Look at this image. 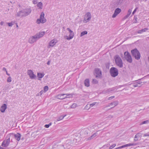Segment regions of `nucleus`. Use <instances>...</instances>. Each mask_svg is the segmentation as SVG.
<instances>
[{
	"mask_svg": "<svg viewBox=\"0 0 149 149\" xmlns=\"http://www.w3.org/2000/svg\"><path fill=\"white\" fill-rule=\"evenodd\" d=\"M116 146V144H113L110 147L109 149H112L113 148H114Z\"/></svg>",
	"mask_w": 149,
	"mask_h": 149,
	"instance_id": "nucleus-42",
	"label": "nucleus"
},
{
	"mask_svg": "<svg viewBox=\"0 0 149 149\" xmlns=\"http://www.w3.org/2000/svg\"><path fill=\"white\" fill-rule=\"evenodd\" d=\"M113 88H109V89H105L102 92V93L104 94L108 93L109 92L113 91Z\"/></svg>",
	"mask_w": 149,
	"mask_h": 149,
	"instance_id": "nucleus-22",
	"label": "nucleus"
},
{
	"mask_svg": "<svg viewBox=\"0 0 149 149\" xmlns=\"http://www.w3.org/2000/svg\"><path fill=\"white\" fill-rule=\"evenodd\" d=\"M9 136H10L11 137H14L17 141H19L20 139L21 135L19 133H18L16 134H9Z\"/></svg>",
	"mask_w": 149,
	"mask_h": 149,
	"instance_id": "nucleus-10",
	"label": "nucleus"
},
{
	"mask_svg": "<svg viewBox=\"0 0 149 149\" xmlns=\"http://www.w3.org/2000/svg\"><path fill=\"white\" fill-rule=\"evenodd\" d=\"M88 107H89V105L88 104H87V105L86 106V107H88Z\"/></svg>",
	"mask_w": 149,
	"mask_h": 149,
	"instance_id": "nucleus-58",
	"label": "nucleus"
},
{
	"mask_svg": "<svg viewBox=\"0 0 149 149\" xmlns=\"http://www.w3.org/2000/svg\"><path fill=\"white\" fill-rule=\"evenodd\" d=\"M149 136V132L143 135V136Z\"/></svg>",
	"mask_w": 149,
	"mask_h": 149,
	"instance_id": "nucleus-46",
	"label": "nucleus"
},
{
	"mask_svg": "<svg viewBox=\"0 0 149 149\" xmlns=\"http://www.w3.org/2000/svg\"><path fill=\"white\" fill-rule=\"evenodd\" d=\"M91 15L90 13L88 12L86 13L84 17L83 22L84 23H86L88 22L91 19Z\"/></svg>",
	"mask_w": 149,
	"mask_h": 149,
	"instance_id": "nucleus-4",
	"label": "nucleus"
},
{
	"mask_svg": "<svg viewBox=\"0 0 149 149\" xmlns=\"http://www.w3.org/2000/svg\"><path fill=\"white\" fill-rule=\"evenodd\" d=\"M141 79H140V80ZM142 83V82L140 81V79L136 81L135 82L133 83L132 84L133 86L134 87H140L141 86V85Z\"/></svg>",
	"mask_w": 149,
	"mask_h": 149,
	"instance_id": "nucleus-15",
	"label": "nucleus"
},
{
	"mask_svg": "<svg viewBox=\"0 0 149 149\" xmlns=\"http://www.w3.org/2000/svg\"><path fill=\"white\" fill-rule=\"evenodd\" d=\"M8 24V26H9L11 27L14 24V22H11L10 23H7Z\"/></svg>",
	"mask_w": 149,
	"mask_h": 149,
	"instance_id": "nucleus-35",
	"label": "nucleus"
},
{
	"mask_svg": "<svg viewBox=\"0 0 149 149\" xmlns=\"http://www.w3.org/2000/svg\"><path fill=\"white\" fill-rule=\"evenodd\" d=\"M65 95V94H59L57 95V97L58 99L63 100L64 99V97Z\"/></svg>",
	"mask_w": 149,
	"mask_h": 149,
	"instance_id": "nucleus-21",
	"label": "nucleus"
},
{
	"mask_svg": "<svg viewBox=\"0 0 149 149\" xmlns=\"http://www.w3.org/2000/svg\"><path fill=\"white\" fill-rule=\"evenodd\" d=\"M110 73L111 76L115 77L118 75V70L115 68L112 67L110 69Z\"/></svg>",
	"mask_w": 149,
	"mask_h": 149,
	"instance_id": "nucleus-6",
	"label": "nucleus"
},
{
	"mask_svg": "<svg viewBox=\"0 0 149 149\" xmlns=\"http://www.w3.org/2000/svg\"><path fill=\"white\" fill-rule=\"evenodd\" d=\"M48 90V87L47 86H46L44 87V93H45Z\"/></svg>",
	"mask_w": 149,
	"mask_h": 149,
	"instance_id": "nucleus-34",
	"label": "nucleus"
},
{
	"mask_svg": "<svg viewBox=\"0 0 149 149\" xmlns=\"http://www.w3.org/2000/svg\"><path fill=\"white\" fill-rule=\"evenodd\" d=\"M40 95V94L39 93H38L37 94V96H38V95Z\"/></svg>",
	"mask_w": 149,
	"mask_h": 149,
	"instance_id": "nucleus-60",
	"label": "nucleus"
},
{
	"mask_svg": "<svg viewBox=\"0 0 149 149\" xmlns=\"http://www.w3.org/2000/svg\"><path fill=\"white\" fill-rule=\"evenodd\" d=\"M74 36V33L72 32V33H70L69 36H64L65 38H66V39L68 40H70L73 38Z\"/></svg>",
	"mask_w": 149,
	"mask_h": 149,
	"instance_id": "nucleus-16",
	"label": "nucleus"
},
{
	"mask_svg": "<svg viewBox=\"0 0 149 149\" xmlns=\"http://www.w3.org/2000/svg\"><path fill=\"white\" fill-rule=\"evenodd\" d=\"M113 117V116L112 115H109V116L107 118H108V119L110 120L111 118H112Z\"/></svg>",
	"mask_w": 149,
	"mask_h": 149,
	"instance_id": "nucleus-44",
	"label": "nucleus"
},
{
	"mask_svg": "<svg viewBox=\"0 0 149 149\" xmlns=\"http://www.w3.org/2000/svg\"><path fill=\"white\" fill-rule=\"evenodd\" d=\"M58 42L57 40L56 39H54L50 41L49 43V45L47 47L48 48L54 47Z\"/></svg>",
	"mask_w": 149,
	"mask_h": 149,
	"instance_id": "nucleus-11",
	"label": "nucleus"
},
{
	"mask_svg": "<svg viewBox=\"0 0 149 149\" xmlns=\"http://www.w3.org/2000/svg\"><path fill=\"white\" fill-rule=\"evenodd\" d=\"M77 106V105L76 104H73L71 107V108L74 109Z\"/></svg>",
	"mask_w": 149,
	"mask_h": 149,
	"instance_id": "nucleus-38",
	"label": "nucleus"
},
{
	"mask_svg": "<svg viewBox=\"0 0 149 149\" xmlns=\"http://www.w3.org/2000/svg\"><path fill=\"white\" fill-rule=\"evenodd\" d=\"M0 149H3V148L0 146Z\"/></svg>",
	"mask_w": 149,
	"mask_h": 149,
	"instance_id": "nucleus-59",
	"label": "nucleus"
},
{
	"mask_svg": "<svg viewBox=\"0 0 149 149\" xmlns=\"http://www.w3.org/2000/svg\"><path fill=\"white\" fill-rule=\"evenodd\" d=\"M27 73L31 79H33L36 78V75L34 74L32 70H28L27 71Z\"/></svg>",
	"mask_w": 149,
	"mask_h": 149,
	"instance_id": "nucleus-9",
	"label": "nucleus"
},
{
	"mask_svg": "<svg viewBox=\"0 0 149 149\" xmlns=\"http://www.w3.org/2000/svg\"><path fill=\"white\" fill-rule=\"evenodd\" d=\"M16 27L17 28L18 27V25L17 24H16Z\"/></svg>",
	"mask_w": 149,
	"mask_h": 149,
	"instance_id": "nucleus-61",
	"label": "nucleus"
},
{
	"mask_svg": "<svg viewBox=\"0 0 149 149\" xmlns=\"http://www.w3.org/2000/svg\"><path fill=\"white\" fill-rule=\"evenodd\" d=\"M134 19H135V22H134L136 23L137 22L136 19L137 18L136 17H134Z\"/></svg>",
	"mask_w": 149,
	"mask_h": 149,
	"instance_id": "nucleus-53",
	"label": "nucleus"
},
{
	"mask_svg": "<svg viewBox=\"0 0 149 149\" xmlns=\"http://www.w3.org/2000/svg\"><path fill=\"white\" fill-rule=\"evenodd\" d=\"M37 6L38 9H41L43 8V4L41 2H38L37 5Z\"/></svg>",
	"mask_w": 149,
	"mask_h": 149,
	"instance_id": "nucleus-20",
	"label": "nucleus"
},
{
	"mask_svg": "<svg viewBox=\"0 0 149 149\" xmlns=\"http://www.w3.org/2000/svg\"><path fill=\"white\" fill-rule=\"evenodd\" d=\"M4 24V22L3 21H1V22H0V25H1V26H2Z\"/></svg>",
	"mask_w": 149,
	"mask_h": 149,
	"instance_id": "nucleus-50",
	"label": "nucleus"
},
{
	"mask_svg": "<svg viewBox=\"0 0 149 149\" xmlns=\"http://www.w3.org/2000/svg\"><path fill=\"white\" fill-rule=\"evenodd\" d=\"M111 105H110V103L108 105H107L105 106V107H109Z\"/></svg>",
	"mask_w": 149,
	"mask_h": 149,
	"instance_id": "nucleus-56",
	"label": "nucleus"
},
{
	"mask_svg": "<svg viewBox=\"0 0 149 149\" xmlns=\"http://www.w3.org/2000/svg\"><path fill=\"white\" fill-rule=\"evenodd\" d=\"M11 142H13L12 139L11 140Z\"/></svg>",
	"mask_w": 149,
	"mask_h": 149,
	"instance_id": "nucleus-62",
	"label": "nucleus"
},
{
	"mask_svg": "<svg viewBox=\"0 0 149 149\" xmlns=\"http://www.w3.org/2000/svg\"><path fill=\"white\" fill-rule=\"evenodd\" d=\"M131 53L133 56L136 59H139L140 58V55L138 51L136 49H135L131 51Z\"/></svg>",
	"mask_w": 149,
	"mask_h": 149,
	"instance_id": "nucleus-5",
	"label": "nucleus"
},
{
	"mask_svg": "<svg viewBox=\"0 0 149 149\" xmlns=\"http://www.w3.org/2000/svg\"><path fill=\"white\" fill-rule=\"evenodd\" d=\"M92 82L94 84H97L98 83V81L95 79H93L92 81Z\"/></svg>",
	"mask_w": 149,
	"mask_h": 149,
	"instance_id": "nucleus-40",
	"label": "nucleus"
},
{
	"mask_svg": "<svg viewBox=\"0 0 149 149\" xmlns=\"http://www.w3.org/2000/svg\"><path fill=\"white\" fill-rule=\"evenodd\" d=\"M115 3L119 5L123 3V1L121 0H114Z\"/></svg>",
	"mask_w": 149,
	"mask_h": 149,
	"instance_id": "nucleus-29",
	"label": "nucleus"
},
{
	"mask_svg": "<svg viewBox=\"0 0 149 149\" xmlns=\"http://www.w3.org/2000/svg\"><path fill=\"white\" fill-rule=\"evenodd\" d=\"M1 94V92H0V94Z\"/></svg>",
	"mask_w": 149,
	"mask_h": 149,
	"instance_id": "nucleus-63",
	"label": "nucleus"
},
{
	"mask_svg": "<svg viewBox=\"0 0 149 149\" xmlns=\"http://www.w3.org/2000/svg\"><path fill=\"white\" fill-rule=\"evenodd\" d=\"M84 84H85V85L87 86V87H88L89 86L90 84H89V79H86L84 81Z\"/></svg>",
	"mask_w": 149,
	"mask_h": 149,
	"instance_id": "nucleus-23",
	"label": "nucleus"
},
{
	"mask_svg": "<svg viewBox=\"0 0 149 149\" xmlns=\"http://www.w3.org/2000/svg\"><path fill=\"white\" fill-rule=\"evenodd\" d=\"M44 93V91H41L39 93V94H40V95H42L43 93Z\"/></svg>",
	"mask_w": 149,
	"mask_h": 149,
	"instance_id": "nucleus-49",
	"label": "nucleus"
},
{
	"mask_svg": "<svg viewBox=\"0 0 149 149\" xmlns=\"http://www.w3.org/2000/svg\"><path fill=\"white\" fill-rule=\"evenodd\" d=\"M11 81V77H8L7 79V82L8 83L10 82Z\"/></svg>",
	"mask_w": 149,
	"mask_h": 149,
	"instance_id": "nucleus-39",
	"label": "nucleus"
},
{
	"mask_svg": "<svg viewBox=\"0 0 149 149\" xmlns=\"http://www.w3.org/2000/svg\"><path fill=\"white\" fill-rule=\"evenodd\" d=\"M137 8H136L134 10V11H133L132 13V15H133L134 13L136 12V10H137Z\"/></svg>",
	"mask_w": 149,
	"mask_h": 149,
	"instance_id": "nucleus-47",
	"label": "nucleus"
},
{
	"mask_svg": "<svg viewBox=\"0 0 149 149\" xmlns=\"http://www.w3.org/2000/svg\"><path fill=\"white\" fill-rule=\"evenodd\" d=\"M97 103L96 102H94L92 103V104H89V108H90L91 107H93L94 105H95L96 104H97Z\"/></svg>",
	"mask_w": 149,
	"mask_h": 149,
	"instance_id": "nucleus-36",
	"label": "nucleus"
},
{
	"mask_svg": "<svg viewBox=\"0 0 149 149\" xmlns=\"http://www.w3.org/2000/svg\"><path fill=\"white\" fill-rule=\"evenodd\" d=\"M141 136L140 135V134L139 133L137 134L135 136L134 138V140L135 141H137L138 140V138L140 137Z\"/></svg>",
	"mask_w": 149,
	"mask_h": 149,
	"instance_id": "nucleus-28",
	"label": "nucleus"
},
{
	"mask_svg": "<svg viewBox=\"0 0 149 149\" xmlns=\"http://www.w3.org/2000/svg\"><path fill=\"white\" fill-rule=\"evenodd\" d=\"M7 108V105L6 104H3L1 107L0 111L1 112L3 113Z\"/></svg>",
	"mask_w": 149,
	"mask_h": 149,
	"instance_id": "nucleus-18",
	"label": "nucleus"
},
{
	"mask_svg": "<svg viewBox=\"0 0 149 149\" xmlns=\"http://www.w3.org/2000/svg\"><path fill=\"white\" fill-rule=\"evenodd\" d=\"M3 70L4 71H5V72H6V71H7V70L6 69V68L4 67L3 68Z\"/></svg>",
	"mask_w": 149,
	"mask_h": 149,
	"instance_id": "nucleus-51",
	"label": "nucleus"
},
{
	"mask_svg": "<svg viewBox=\"0 0 149 149\" xmlns=\"http://www.w3.org/2000/svg\"><path fill=\"white\" fill-rule=\"evenodd\" d=\"M31 12V7H29L19 11L16 14V16L17 17H25L29 15Z\"/></svg>",
	"mask_w": 149,
	"mask_h": 149,
	"instance_id": "nucleus-1",
	"label": "nucleus"
},
{
	"mask_svg": "<svg viewBox=\"0 0 149 149\" xmlns=\"http://www.w3.org/2000/svg\"><path fill=\"white\" fill-rule=\"evenodd\" d=\"M121 10L118 8L116 9L114 11V14L112 16L113 18H115L121 12Z\"/></svg>",
	"mask_w": 149,
	"mask_h": 149,
	"instance_id": "nucleus-14",
	"label": "nucleus"
},
{
	"mask_svg": "<svg viewBox=\"0 0 149 149\" xmlns=\"http://www.w3.org/2000/svg\"><path fill=\"white\" fill-rule=\"evenodd\" d=\"M67 30H68V31L69 33H72V32H73V31H72L69 28H67Z\"/></svg>",
	"mask_w": 149,
	"mask_h": 149,
	"instance_id": "nucleus-43",
	"label": "nucleus"
},
{
	"mask_svg": "<svg viewBox=\"0 0 149 149\" xmlns=\"http://www.w3.org/2000/svg\"><path fill=\"white\" fill-rule=\"evenodd\" d=\"M125 145V147H127L129 146H134L135 145V144L134 143H130Z\"/></svg>",
	"mask_w": 149,
	"mask_h": 149,
	"instance_id": "nucleus-37",
	"label": "nucleus"
},
{
	"mask_svg": "<svg viewBox=\"0 0 149 149\" xmlns=\"http://www.w3.org/2000/svg\"><path fill=\"white\" fill-rule=\"evenodd\" d=\"M118 101H114L112 102H111V103H110V105L111 106H115L118 105Z\"/></svg>",
	"mask_w": 149,
	"mask_h": 149,
	"instance_id": "nucleus-25",
	"label": "nucleus"
},
{
	"mask_svg": "<svg viewBox=\"0 0 149 149\" xmlns=\"http://www.w3.org/2000/svg\"><path fill=\"white\" fill-rule=\"evenodd\" d=\"M132 11V10L131 9H130L129 10L128 12V13L127 14V15L125 16L126 18H127L130 15V14L131 13Z\"/></svg>",
	"mask_w": 149,
	"mask_h": 149,
	"instance_id": "nucleus-31",
	"label": "nucleus"
},
{
	"mask_svg": "<svg viewBox=\"0 0 149 149\" xmlns=\"http://www.w3.org/2000/svg\"><path fill=\"white\" fill-rule=\"evenodd\" d=\"M114 97V96L110 97L108 98V100H111V99H112Z\"/></svg>",
	"mask_w": 149,
	"mask_h": 149,
	"instance_id": "nucleus-48",
	"label": "nucleus"
},
{
	"mask_svg": "<svg viewBox=\"0 0 149 149\" xmlns=\"http://www.w3.org/2000/svg\"><path fill=\"white\" fill-rule=\"evenodd\" d=\"M149 122V120H146L143 121L142 123H141L140 125H141L143 124H146L148 123Z\"/></svg>",
	"mask_w": 149,
	"mask_h": 149,
	"instance_id": "nucleus-33",
	"label": "nucleus"
},
{
	"mask_svg": "<svg viewBox=\"0 0 149 149\" xmlns=\"http://www.w3.org/2000/svg\"><path fill=\"white\" fill-rule=\"evenodd\" d=\"M114 59L116 64L120 68L123 67V61L120 57L118 55L115 56Z\"/></svg>",
	"mask_w": 149,
	"mask_h": 149,
	"instance_id": "nucleus-3",
	"label": "nucleus"
},
{
	"mask_svg": "<svg viewBox=\"0 0 149 149\" xmlns=\"http://www.w3.org/2000/svg\"><path fill=\"white\" fill-rule=\"evenodd\" d=\"M32 2L33 4H36L37 3V0H33Z\"/></svg>",
	"mask_w": 149,
	"mask_h": 149,
	"instance_id": "nucleus-45",
	"label": "nucleus"
},
{
	"mask_svg": "<svg viewBox=\"0 0 149 149\" xmlns=\"http://www.w3.org/2000/svg\"><path fill=\"white\" fill-rule=\"evenodd\" d=\"M121 147L120 146L119 147H118V148H115V149H120V148H120Z\"/></svg>",
	"mask_w": 149,
	"mask_h": 149,
	"instance_id": "nucleus-57",
	"label": "nucleus"
},
{
	"mask_svg": "<svg viewBox=\"0 0 149 149\" xmlns=\"http://www.w3.org/2000/svg\"><path fill=\"white\" fill-rule=\"evenodd\" d=\"M6 74H7V75H8V76H9V75H10V74H9V73L8 72H7V71H6Z\"/></svg>",
	"mask_w": 149,
	"mask_h": 149,
	"instance_id": "nucleus-54",
	"label": "nucleus"
},
{
	"mask_svg": "<svg viewBox=\"0 0 149 149\" xmlns=\"http://www.w3.org/2000/svg\"><path fill=\"white\" fill-rule=\"evenodd\" d=\"M66 115H65L61 116L59 117H58L57 119V121H59L61 120H62L65 116H66Z\"/></svg>",
	"mask_w": 149,
	"mask_h": 149,
	"instance_id": "nucleus-30",
	"label": "nucleus"
},
{
	"mask_svg": "<svg viewBox=\"0 0 149 149\" xmlns=\"http://www.w3.org/2000/svg\"><path fill=\"white\" fill-rule=\"evenodd\" d=\"M37 40L36 37L34 35L29 38L28 42L30 44H32L36 42Z\"/></svg>",
	"mask_w": 149,
	"mask_h": 149,
	"instance_id": "nucleus-13",
	"label": "nucleus"
},
{
	"mask_svg": "<svg viewBox=\"0 0 149 149\" xmlns=\"http://www.w3.org/2000/svg\"><path fill=\"white\" fill-rule=\"evenodd\" d=\"M45 14L43 12H41L39 18L36 21V23L38 24L40 23L43 24L46 21V19L44 17Z\"/></svg>",
	"mask_w": 149,
	"mask_h": 149,
	"instance_id": "nucleus-2",
	"label": "nucleus"
},
{
	"mask_svg": "<svg viewBox=\"0 0 149 149\" xmlns=\"http://www.w3.org/2000/svg\"><path fill=\"white\" fill-rule=\"evenodd\" d=\"M95 74L96 77L101 78L102 72L101 70L98 68L96 69L95 70Z\"/></svg>",
	"mask_w": 149,
	"mask_h": 149,
	"instance_id": "nucleus-12",
	"label": "nucleus"
},
{
	"mask_svg": "<svg viewBox=\"0 0 149 149\" xmlns=\"http://www.w3.org/2000/svg\"><path fill=\"white\" fill-rule=\"evenodd\" d=\"M125 58L127 61L129 63H131L132 61V57L129 53L127 52L124 53Z\"/></svg>",
	"mask_w": 149,
	"mask_h": 149,
	"instance_id": "nucleus-8",
	"label": "nucleus"
},
{
	"mask_svg": "<svg viewBox=\"0 0 149 149\" xmlns=\"http://www.w3.org/2000/svg\"><path fill=\"white\" fill-rule=\"evenodd\" d=\"M97 132L95 133L86 139V141H88L94 138L95 137H96L97 135Z\"/></svg>",
	"mask_w": 149,
	"mask_h": 149,
	"instance_id": "nucleus-19",
	"label": "nucleus"
},
{
	"mask_svg": "<svg viewBox=\"0 0 149 149\" xmlns=\"http://www.w3.org/2000/svg\"><path fill=\"white\" fill-rule=\"evenodd\" d=\"M11 137L10 136H9V134L7 136V138H8L6 140H4L1 146L3 147H6L9 145L10 142V138Z\"/></svg>",
	"mask_w": 149,
	"mask_h": 149,
	"instance_id": "nucleus-7",
	"label": "nucleus"
},
{
	"mask_svg": "<svg viewBox=\"0 0 149 149\" xmlns=\"http://www.w3.org/2000/svg\"><path fill=\"white\" fill-rule=\"evenodd\" d=\"M45 75V74L43 73L38 72L37 73V77L40 78H42Z\"/></svg>",
	"mask_w": 149,
	"mask_h": 149,
	"instance_id": "nucleus-24",
	"label": "nucleus"
},
{
	"mask_svg": "<svg viewBox=\"0 0 149 149\" xmlns=\"http://www.w3.org/2000/svg\"><path fill=\"white\" fill-rule=\"evenodd\" d=\"M65 96H64V99L71 97L72 96V94H65Z\"/></svg>",
	"mask_w": 149,
	"mask_h": 149,
	"instance_id": "nucleus-26",
	"label": "nucleus"
},
{
	"mask_svg": "<svg viewBox=\"0 0 149 149\" xmlns=\"http://www.w3.org/2000/svg\"><path fill=\"white\" fill-rule=\"evenodd\" d=\"M148 30V29L147 28H145L139 31L138 33H141L142 32H146Z\"/></svg>",
	"mask_w": 149,
	"mask_h": 149,
	"instance_id": "nucleus-27",
	"label": "nucleus"
},
{
	"mask_svg": "<svg viewBox=\"0 0 149 149\" xmlns=\"http://www.w3.org/2000/svg\"><path fill=\"white\" fill-rule=\"evenodd\" d=\"M50 61H48L47 63V64L48 65H49L50 64Z\"/></svg>",
	"mask_w": 149,
	"mask_h": 149,
	"instance_id": "nucleus-55",
	"label": "nucleus"
},
{
	"mask_svg": "<svg viewBox=\"0 0 149 149\" xmlns=\"http://www.w3.org/2000/svg\"><path fill=\"white\" fill-rule=\"evenodd\" d=\"M87 32L86 31H84L81 32L80 35V37H82L85 35L87 34Z\"/></svg>",
	"mask_w": 149,
	"mask_h": 149,
	"instance_id": "nucleus-32",
	"label": "nucleus"
},
{
	"mask_svg": "<svg viewBox=\"0 0 149 149\" xmlns=\"http://www.w3.org/2000/svg\"><path fill=\"white\" fill-rule=\"evenodd\" d=\"M52 125L51 123H49V124L45 125V127L46 128H48L49 127Z\"/></svg>",
	"mask_w": 149,
	"mask_h": 149,
	"instance_id": "nucleus-41",
	"label": "nucleus"
},
{
	"mask_svg": "<svg viewBox=\"0 0 149 149\" xmlns=\"http://www.w3.org/2000/svg\"><path fill=\"white\" fill-rule=\"evenodd\" d=\"M120 147H121L120 148H125V147H126L125 145H124L120 146Z\"/></svg>",
	"mask_w": 149,
	"mask_h": 149,
	"instance_id": "nucleus-52",
	"label": "nucleus"
},
{
	"mask_svg": "<svg viewBox=\"0 0 149 149\" xmlns=\"http://www.w3.org/2000/svg\"><path fill=\"white\" fill-rule=\"evenodd\" d=\"M45 32L44 31L40 32L37 33L35 35L38 40L42 37L45 34Z\"/></svg>",
	"mask_w": 149,
	"mask_h": 149,
	"instance_id": "nucleus-17",
	"label": "nucleus"
}]
</instances>
